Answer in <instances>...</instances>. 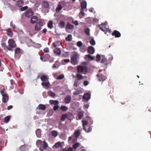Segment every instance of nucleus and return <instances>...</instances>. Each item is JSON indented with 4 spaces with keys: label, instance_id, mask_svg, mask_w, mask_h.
<instances>
[{
    "label": "nucleus",
    "instance_id": "nucleus-7",
    "mask_svg": "<svg viewBox=\"0 0 151 151\" xmlns=\"http://www.w3.org/2000/svg\"><path fill=\"white\" fill-rule=\"evenodd\" d=\"M33 14V13L32 10L29 9L26 11L25 15L26 17H29L32 15Z\"/></svg>",
    "mask_w": 151,
    "mask_h": 151
},
{
    "label": "nucleus",
    "instance_id": "nucleus-22",
    "mask_svg": "<svg viewBox=\"0 0 151 151\" xmlns=\"http://www.w3.org/2000/svg\"><path fill=\"white\" fill-rule=\"evenodd\" d=\"M81 9L83 10L86 8L87 6V3L85 1H83L82 2L81 4Z\"/></svg>",
    "mask_w": 151,
    "mask_h": 151
},
{
    "label": "nucleus",
    "instance_id": "nucleus-44",
    "mask_svg": "<svg viewBox=\"0 0 151 151\" xmlns=\"http://www.w3.org/2000/svg\"><path fill=\"white\" fill-rule=\"evenodd\" d=\"M58 133L55 131H53L52 132V135L54 137H56L58 135Z\"/></svg>",
    "mask_w": 151,
    "mask_h": 151
},
{
    "label": "nucleus",
    "instance_id": "nucleus-40",
    "mask_svg": "<svg viewBox=\"0 0 151 151\" xmlns=\"http://www.w3.org/2000/svg\"><path fill=\"white\" fill-rule=\"evenodd\" d=\"M59 25L61 28H63L64 27L65 25V23L64 21H61L59 24Z\"/></svg>",
    "mask_w": 151,
    "mask_h": 151
},
{
    "label": "nucleus",
    "instance_id": "nucleus-45",
    "mask_svg": "<svg viewBox=\"0 0 151 151\" xmlns=\"http://www.w3.org/2000/svg\"><path fill=\"white\" fill-rule=\"evenodd\" d=\"M78 119H81L83 116V113L81 112L79 113L78 115Z\"/></svg>",
    "mask_w": 151,
    "mask_h": 151
},
{
    "label": "nucleus",
    "instance_id": "nucleus-27",
    "mask_svg": "<svg viewBox=\"0 0 151 151\" xmlns=\"http://www.w3.org/2000/svg\"><path fill=\"white\" fill-rule=\"evenodd\" d=\"M82 122L83 123V129L86 132L87 130L86 129L85 127V125H87L88 124V122L87 121H84L82 120Z\"/></svg>",
    "mask_w": 151,
    "mask_h": 151
},
{
    "label": "nucleus",
    "instance_id": "nucleus-57",
    "mask_svg": "<svg viewBox=\"0 0 151 151\" xmlns=\"http://www.w3.org/2000/svg\"><path fill=\"white\" fill-rule=\"evenodd\" d=\"M83 84L85 86H86L88 84V82L87 81H85L84 82Z\"/></svg>",
    "mask_w": 151,
    "mask_h": 151
},
{
    "label": "nucleus",
    "instance_id": "nucleus-58",
    "mask_svg": "<svg viewBox=\"0 0 151 151\" xmlns=\"http://www.w3.org/2000/svg\"><path fill=\"white\" fill-rule=\"evenodd\" d=\"M72 22L73 23L76 25H78V22L77 21H73Z\"/></svg>",
    "mask_w": 151,
    "mask_h": 151
},
{
    "label": "nucleus",
    "instance_id": "nucleus-35",
    "mask_svg": "<svg viewBox=\"0 0 151 151\" xmlns=\"http://www.w3.org/2000/svg\"><path fill=\"white\" fill-rule=\"evenodd\" d=\"M72 40V36L71 34H69L68 36L65 38V40L67 41H70Z\"/></svg>",
    "mask_w": 151,
    "mask_h": 151
},
{
    "label": "nucleus",
    "instance_id": "nucleus-49",
    "mask_svg": "<svg viewBox=\"0 0 151 151\" xmlns=\"http://www.w3.org/2000/svg\"><path fill=\"white\" fill-rule=\"evenodd\" d=\"M77 45L79 47H81L83 45L82 43V42H81L80 41L78 42H77Z\"/></svg>",
    "mask_w": 151,
    "mask_h": 151
},
{
    "label": "nucleus",
    "instance_id": "nucleus-60",
    "mask_svg": "<svg viewBox=\"0 0 151 151\" xmlns=\"http://www.w3.org/2000/svg\"><path fill=\"white\" fill-rule=\"evenodd\" d=\"M19 33L20 34L23 35L24 34V32L22 30H19Z\"/></svg>",
    "mask_w": 151,
    "mask_h": 151
},
{
    "label": "nucleus",
    "instance_id": "nucleus-54",
    "mask_svg": "<svg viewBox=\"0 0 151 151\" xmlns=\"http://www.w3.org/2000/svg\"><path fill=\"white\" fill-rule=\"evenodd\" d=\"M59 107V106L58 105H55L53 107V109L54 110L56 111L58 109Z\"/></svg>",
    "mask_w": 151,
    "mask_h": 151
},
{
    "label": "nucleus",
    "instance_id": "nucleus-36",
    "mask_svg": "<svg viewBox=\"0 0 151 151\" xmlns=\"http://www.w3.org/2000/svg\"><path fill=\"white\" fill-rule=\"evenodd\" d=\"M11 117V116H8L5 117L4 118V122L6 123H8Z\"/></svg>",
    "mask_w": 151,
    "mask_h": 151
},
{
    "label": "nucleus",
    "instance_id": "nucleus-55",
    "mask_svg": "<svg viewBox=\"0 0 151 151\" xmlns=\"http://www.w3.org/2000/svg\"><path fill=\"white\" fill-rule=\"evenodd\" d=\"M49 50L48 48L46 47L44 50V51L46 53L49 52Z\"/></svg>",
    "mask_w": 151,
    "mask_h": 151
},
{
    "label": "nucleus",
    "instance_id": "nucleus-14",
    "mask_svg": "<svg viewBox=\"0 0 151 151\" xmlns=\"http://www.w3.org/2000/svg\"><path fill=\"white\" fill-rule=\"evenodd\" d=\"M81 134V132L79 129L76 130L74 132V135L76 138H78Z\"/></svg>",
    "mask_w": 151,
    "mask_h": 151
},
{
    "label": "nucleus",
    "instance_id": "nucleus-64",
    "mask_svg": "<svg viewBox=\"0 0 151 151\" xmlns=\"http://www.w3.org/2000/svg\"><path fill=\"white\" fill-rule=\"evenodd\" d=\"M64 61L65 63H67L69 62L70 60L69 59H65L64 60Z\"/></svg>",
    "mask_w": 151,
    "mask_h": 151
},
{
    "label": "nucleus",
    "instance_id": "nucleus-25",
    "mask_svg": "<svg viewBox=\"0 0 151 151\" xmlns=\"http://www.w3.org/2000/svg\"><path fill=\"white\" fill-rule=\"evenodd\" d=\"M90 98V95L88 93H86L85 94L83 97V99L86 101L88 100Z\"/></svg>",
    "mask_w": 151,
    "mask_h": 151
},
{
    "label": "nucleus",
    "instance_id": "nucleus-37",
    "mask_svg": "<svg viewBox=\"0 0 151 151\" xmlns=\"http://www.w3.org/2000/svg\"><path fill=\"white\" fill-rule=\"evenodd\" d=\"M67 117V115L66 114H62L60 119L61 121H64Z\"/></svg>",
    "mask_w": 151,
    "mask_h": 151
},
{
    "label": "nucleus",
    "instance_id": "nucleus-3",
    "mask_svg": "<svg viewBox=\"0 0 151 151\" xmlns=\"http://www.w3.org/2000/svg\"><path fill=\"white\" fill-rule=\"evenodd\" d=\"M9 44V47L11 49L10 51L12 50V48H15L17 46L14 40L12 39H9L8 41Z\"/></svg>",
    "mask_w": 151,
    "mask_h": 151
},
{
    "label": "nucleus",
    "instance_id": "nucleus-31",
    "mask_svg": "<svg viewBox=\"0 0 151 151\" xmlns=\"http://www.w3.org/2000/svg\"><path fill=\"white\" fill-rule=\"evenodd\" d=\"M47 26L50 29L52 28L53 26V22L52 21H49L47 24Z\"/></svg>",
    "mask_w": 151,
    "mask_h": 151
},
{
    "label": "nucleus",
    "instance_id": "nucleus-2",
    "mask_svg": "<svg viewBox=\"0 0 151 151\" xmlns=\"http://www.w3.org/2000/svg\"><path fill=\"white\" fill-rule=\"evenodd\" d=\"M22 50L19 47L16 48L14 50V56L15 57L19 59L21 55L22 54Z\"/></svg>",
    "mask_w": 151,
    "mask_h": 151
},
{
    "label": "nucleus",
    "instance_id": "nucleus-10",
    "mask_svg": "<svg viewBox=\"0 0 151 151\" xmlns=\"http://www.w3.org/2000/svg\"><path fill=\"white\" fill-rule=\"evenodd\" d=\"M102 58L101 63L104 64L105 65H107L108 64V60L105 58L104 55H102L101 56Z\"/></svg>",
    "mask_w": 151,
    "mask_h": 151
},
{
    "label": "nucleus",
    "instance_id": "nucleus-9",
    "mask_svg": "<svg viewBox=\"0 0 151 151\" xmlns=\"http://www.w3.org/2000/svg\"><path fill=\"white\" fill-rule=\"evenodd\" d=\"M64 2H59L58 6L56 7V9L55 11L56 12H60V11H61L63 8L62 6H61V4H61L63 5V4Z\"/></svg>",
    "mask_w": 151,
    "mask_h": 151
},
{
    "label": "nucleus",
    "instance_id": "nucleus-52",
    "mask_svg": "<svg viewBox=\"0 0 151 151\" xmlns=\"http://www.w3.org/2000/svg\"><path fill=\"white\" fill-rule=\"evenodd\" d=\"M96 60L99 61L101 60V57L98 54L96 56Z\"/></svg>",
    "mask_w": 151,
    "mask_h": 151
},
{
    "label": "nucleus",
    "instance_id": "nucleus-62",
    "mask_svg": "<svg viewBox=\"0 0 151 151\" xmlns=\"http://www.w3.org/2000/svg\"><path fill=\"white\" fill-rule=\"evenodd\" d=\"M73 147H69L68 150H67V151H73Z\"/></svg>",
    "mask_w": 151,
    "mask_h": 151
},
{
    "label": "nucleus",
    "instance_id": "nucleus-11",
    "mask_svg": "<svg viewBox=\"0 0 151 151\" xmlns=\"http://www.w3.org/2000/svg\"><path fill=\"white\" fill-rule=\"evenodd\" d=\"M113 36H114L115 37H119L121 36V35L120 33L118 31L115 30L112 34Z\"/></svg>",
    "mask_w": 151,
    "mask_h": 151
},
{
    "label": "nucleus",
    "instance_id": "nucleus-34",
    "mask_svg": "<svg viewBox=\"0 0 151 151\" xmlns=\"http://www.w3.org/2000/svg\"><path fill=\"white\" fill-rule=\"evenodd\" d=\"M36 133L37 137H41V130L40 129H37L36 131Z\"/></svg>",
    "mask_w": 151,
    "mask_h": 151
},
{
    "label": "nucleus",
    "instance_id": "nucleus-33",
    "mask_svg": "<svg viewBox=\"0 0 151 151\" xmlns=\"http://www.w3.org/2000/svg\"><path fill=\"white\" fill-rule=\"evenodd\" d=\"M85 13L84 10L83 9L81 10V12L79 13V16L80 18H82L85 15Z\"/></svg>",
    "mask_w": 151,
    "mask_h": 151
},
{
    "label": "nucleus",
    "instance_id": "nucleus-43",
    "mask_svg": "<svg viewBox=\"0 0 151 151\" xmlns=\"http://www.w3.org/2000/svg\"><path fill=\"white\" fill-rule=\"evenodd\" d=\"M48 94L52 97H54L55 96V95L54 93L52 92L51 91H48Z\"/></svg>",
    "mask_w": 151,
    "mask_h": 151
},
{
    "label": "nucleus",
    "instance_id": "nucleus-50",
    "mask_svg": "<svg viewBox=\"0 0 151 151\" xmlns=\"http://www.w3.org/2000/svg\"><path fill=\"white\" fill-rule=\"evenodd\" d=\"M5 91V89L4 88L0 91V93L2 96L3 95H5L6 94V93H4Z\"/></svg>",
    "mask_w": 151,
    "mask_h": 151
},
{
    "label": "nucleus",
    "instance_id": "nucleus-30",
    "mask_svg": "<svg viewBox=\"0 0 151 151\" xmlns=\"http://www.w3.org/2000/svg\"><path fill=\"white\" fill-rule=\"evenodd\" d=\"M95 57H92L90 55H85V58L88 60H93L94 59Z\"/></svg>",
    "mask_w": 151,
    "mask_h": 151
},
{
    "label": "nucleus",
    "instance_id": "nucleus-17",
    "mask_svg": "<svg viewBox=\"0 0 151 151\" xmlns=\"http://www.w3.org/2000/svg\"><path fill=\"white\" fill-rule=\"evenodd\" d=\"M1 46L5 50H11V49L9 46H7L6 44L4 43H1Z\"/></svg>",
    "mask_w": 151,
    "mask_h": 151
},
{
    "label": "nucleus",
    "instance_id": "nucleus-13",
    "mask_svg": "<svg viewBox=\"0 0 151 151\" xmlns=\"http://www.w3.org/2000/svg\"><path fill=\"white\" fill-rule=\"evenodd\" d=\"M98 27L100 28L101 30L103 32H106L107 30V29L105 27L103 24H99L98 26ZM105 34H106V32H105Z\"/></svg>",
    "mask_w": 151,
    "mask_h": 151
},
{
    "label": "nucleus",
    "instance_id": "nucleus-16",
    "mask_svg": "<svg viewBox=\"0 0 151 151\" xmlns=\"http://www.w3.org/2000/svg\"><path fill=\"white\" fill-rule=\"evenodd\" d=\"M41 80L43 81V82H46L48 81L49 78L47 75H42L40 78Z\"/></svg>",
    "mask_w": 151,
    "mask_h": 151
},
{
    "label": "nucleus",
    "instance_id": "nucleus-24",
    "mask_svg": "<svg viewBox=\"0 0 151 151\" xmlns=\"http://www.w3.org/2000/svg\"><path fill=\"white\" fill-rule=\"evenodd\" d=\"M74 28V26L73 25L70 24L69 23H68L65 26L66 29H72Z\"/></svg>",
    "mask_w": 151,
    "mask_h": 151
},
{
    "label": "nucleus",
    "instance_id": "nucleus-15",
    "mask_svg": "<svg viewBox=\"0 0 151 151\" xmlns=\"http://www.w3.org/2000/svg\"><path fill=\"white\" fill-rule=\"evenodd\" d=\"M7 33H6L7 35L10 37H12L13 35V33L10 28H9L6 30Z\"/></svg>",
    "mask_w": 151,
    "mask_h": 151
},
{
    "label": "nucleus",
    "instance_id": "nucleus-47",
    "mask_svg": "<svg viewBox=\"0 0 151 151\" xmlns=\"http://www.w3.org/2000/svg\"><path fill=\"white\" fill-rule=\"evenodd\" d=\"M64 77V76L63 75H61L57 77V79L58 80L62 79H63Z\"/></svg>",
    "mask_w": 151,
    "mask_h": 151
},
{
    "label": "nucleus",
    "instance_id": "nucleus-32",
    "mask_svg": "<svg viewBox=\"0 0 151 151\" xmlns=\"http://www.w3.org/2000/svg\"><path fill=\"white\" fill-rule=\"evenodd\" d=\"M60 109L62 111H66L68 109V107L64 105H62L60 107Z\"/></svg>",
    "mask_w": 151,
    "mask_h": 151
},
{
    "label": "nucleus",
    "instance_id": "nucleus-23",
    "mask_svg": "<svg viewBox=\"0 0 151 151\" xmlns=\"http://www.w3.org/2000/svg\"><path fill=\"white\" fill-rule=\"evenodd\" d=\"M16 5L19 7H22L24 4V2L22 0H19L16 2Z\"/></svg>",
    "mask_w": 151,
    "mask_h": 151
},
{
    "label": "nucleus",
    "instance_id": "nucleus-29",
    "mask_svg": "<svg viewBox=\"0 0 151 151\" xmlns=\"http://www.w3.org/2000/svg\"><path fill=\"white\" fill-rule=\"evenodd\" d=\"M39 109L42 110H44L46 109L45 106L42 104H40L38 106Z\"/></svg>",
    "mask_w": 151,
    "mask_h": 151
},
{
    "label": "nucleus",
    "instance_id": "nucleus-8",
    "mask_svg": "<svg viewBox=\"0 0 151 151\" xmlns=\"http://www.w3.org/2000/svg\"><path fill=\"white\" fill-rule=\"evenodd\" d=\"M2 98V101L3 102L6 103H7L9 99V97L7 94L3 95Z\"/></svg>",
    "mask_w": 151,
    "mask_h": 151
},
{
    "label": "nucleus",
    "instance_id": "nucleus-48",
    "mask_svg": "<svg viewBox=\"0 0 151 151\" xmlns=\"http://www.w3.org/2000/svg\"><path fill=\"white\" fill-rule=\"evenodd\" d=\"M90 42L91 44L92 45H95V41L93 39H91V40H90Z\"/></svg>",
    "mask_w": 151,
    "mask_h": 151
},
{
    "label": "nucleus",
    "instance_id": "nucleus-19",
    "mask_svg": "<svg viewBox=\"0 0 151 151\" xmlns=\"http://www.w3.org/2000/svg\"><path fill=\"white\" fill-rule=\"evenodd\" d=\"M71 97L70 96H67L65 99V101L66 104H69L71 101Z\"/></svg>",
    "mask_w": 151,
    "mask_h": 151
},
{
    "label": "nucleus",
    "instance_id": "nucleus-6",
    "mask_svg": "<svg viewBox=\"0 0 151 151\" xmlns=\"http://www.w3.org/2000/svg\"><path fill=\"white\" fill-rule=\"evenodd\" d=\"M41 85L46 89L49 88L50 87V84L49 81L42 82L41 83Z\"/></svg>",
    "mask_w": 151,
    "mask_h": 151
},
{
    "label": "nucleus",
    "instance_id": "nucleus-41",
    "mask_svg": "<svg viewBox=\"0 0 151 151\" xmlns=\"http://www.w3.org/2000/svg\"><path fill=\"white\" fill-rule=\"evenodd\" d=\"M42 145L43 148L44 149H46L48 147V145L46 142L45 140H44L43 142V144Z\"/></svg>",
    "mask_w": 151,
    "mask_h": 151
},
{
    "label": "nucleus",
    "instance_id": "nucleus-59",
    "mask_svg": "<svg viewBox=\"0 0 151 151\" xmlns=\"http://www.w3.org/2000/svg\"><path fill=\"white\" fill-rule=\"evenodd\" d=\"M47 30L46 29H44L42 30V33L45 34L47 32Z\"/></svg>",
    "mask_w": 151,
    "mask_h": 151
},
{
    "label": "nucleus",
    "instance_id": "nucleus-39",
    "mask_svg": "<svg viewBox=\"0 0 151 151\" xmlns=\"http://www.w3.org/2000/svg\"><path fill=\"white\" fill-rule=\"evenodd\" d=\"M76 77L78 80H81L82 79L83 77L82 75L79 74V73H77L76 75Z\"/></svg>",
    "mask_w": 151,
    "mask_h": 151
},
{
    "label": "nucleus",
    "instance_id": "nucleus-1",
    "mask_svg": "<svg viewBox=\"0 0 151 151\" xmlns=\"http://www.w3.org/2000/svg\"><path fill=\"white\" fill-rule=\"evenodd\" d=\"M78 54L76 52L74 53L71 57V63L73 65H76L78 63L77 59L78 58Z\"/></svg>",
    "mask_w": 151,
    "mask_h": 151
},
{
    "label": "nucleus",
    "instance_id": "nucleus-21",
    "mask_svg": "<svg viewBox=\"0 0 151 151\" xmlns=\"http://www.w3.org/2000/svg\"><path fill=\"white\" fill-rule=\"evenodd\" d=\"M85 67H84V68L83 66H78L77 67V71L78 73H81L83 72L84 70V68H85Z\"/></svg>",
    "mask_w": 151,
    "mask_h": 151
},
{
    "label": "nucleus",
    "instance_id": "nucleus-56",
    "mask_svg": "<svg viewBox=\"0 0 151 151\" xmlns=\"http://www.w3.org/2000/svg\"><path fill=\"white\" fill-rule=\"evenodd\" d=\"M53 104L55 105H58L59 104V102L57 100H54Z\"/></svg>",
    "mask_w": 151,
    "mask_h": 151
},
{
    "label": "nucleus",
    "instance_id": "nucleus-18",
    "mask_svg": "<svg viewBox=\"0 0 151 151\" xmlns=\"http://www.w3.org/2000/svg\"><path fill=\"white\" fill-rule=\"evenodd\" d=\"M42 6L45 8H48L49 6L48 2L46 1H44L42 3Z\"/></svg>",
    "mask_w": 151,
    "mask_h": 151
},
{
    "label": "nucleus",
    "instance_id": "nucleus-51",
    "mask_svg": "<svg viewBox=\"0 0 151 151\" xmlns=\"http://www.w3.org/2000/svg\"><path fill=\"white\" fill-rule=\"evenodd\" d=\"M28 7L27 6H25L24 7H22L21 9V11H24L27 9Z\"/></svg>",
    "mask_w": 151,
    "mask_h": 151
},
{
    "label": "nucleus",
    "instance_id": "nucleus-12",
    "mask_svg": "<svg viewBox=\"0 0 151 151\" xmlns=\"http://www.w3.org/2000/svg\"><path fill=\"white\" fill-rule=\"evenodd\" d=\"M87 52L90 54H93L95 52L94 49L92 46H89L88 48Z\"/></svg>",
    "mask_w": 151,
    "mask_h": 151
},
{
    "label": "nucleus",
    "instance_id": "nucleus-20",
    "mask_svg": "<svg viewBox=\"0 0 151 151\" xmlns=\"http://www.w3.org/2000/svg\"><path fill=\"white\" fill-rule=\"evenodd\" d=\"M54 52L58 56L60 54L61 51L59 48H55L54 50Z\"/></svg>",
    "mask_w": 151,
    "mask_h": 151
},
{
    "label": "nucleus",
    "instance_id": "nucleus-42",
    "mask_svg": "<svg viewBox=\"0 0 151 151\" xmlns=\"http://www.w3.org/2000/svg\"><path fill=\"white\" fill-rule=\"evenodd\" d=\"M80 82L78 80H76L74 84V86L77 87L79 85Z\"/></svg>",
    "mask_w": 151,
    "mask_h": 151
},
{
    "label": "nucleus",
    "instance_id": "nucleus-26",
    "mask_svg": "<svg viewBox=\"0 0 151 151\" xmlns=\"http://www.w3.org/2000/svg\"><path fill=\"white\" fill-rule=\"evenodd\" d=\"M37 18L35 16H33L30 20V22L32 24L35 23L37 20Z\"/></svg>",
    "mask_w": 151,
    "mask_h": 151
},
{
    "label": "nucleus",
    "instance_id": "nucleus-4",
    "mask_svg": "<svg viewBox=\"0 0 151 151\" xmlns=\"http://www.w3.org/2000/svg\"><path fill=\"white\" fill-rule=\"evenodd\" d=\"M43 25V23L41 21L37 22L35 26V30L38 32L40 31L41 29V27Z\"/></svg>",
    "mask_w": 151,
    "mask_h": 151
},
{
    "label": "nucleus",
    "instance_id": "nucleus-38",
    "mask_svg": "<svg viewBox=\"0 0 151 151\" xmlns=\"http://www.w3.org/2000/svg\"><path fill=\"white\" fill-rule=\"evenodd\" d=\"M55 146L57 148L61 147H62V145L60 142H58L56 143L55 145Z\"/></svg>",
    "mask_w": 151,
    "mask_h": 151
},
{
    "label": "nucleus",
    "instance_id": "nucleus-61",
    "mask_svg": "<svg viewBox=\"0 0 151 151\" xmlns=\"http://www.w3.org/2000/svg\"><path fill=\"white\" fill-rule=\"evenodd\" d=\"M13 106L12 105H10L8 106L7 107V110H10L12 109L13 108Z\"/></svg>",
    "mask_w": 151,
    "mask_h": 151
},
{
    "label": "nucleus",
    "instance_id": "nucleus-53",
    "mask_svg": "<svg viewBox=\"0 0 151 151\" xmlns=\"http://www.w3.org/2000/svg\"><path fill=\"white\" fill-rule=\"evenodd\" d=\"M10 25L11 27H12L14 29L15 28V25L14 24L12 21L11 22Z\"/></svg>",
    "mask_w": 151,
    "mask_h": 151
},
{
    "label": "nucleus",
    "instance_id": "nucleus-46",
    "mask_svg": "<svg viewBox=\"0 0 151 151\" xmlns=\"http://www.w3.org/2000/svg\"><path fill=\"white\" fill-rule=\"evenodd\" d=\"M85 33L88 35H90V29L88 28H87L85 29Z\"/></svg>",
    "mask_w": 151,
    "mask_h": 151
},
{
    "label": "nucleus",
    "instance_id": "nucleus-28",
    "mask_svg": "<svg viewBox=\"0 0 151 151\" xmlns=\"http://www.w3.org/2000/svg\"><path fill=\"white\" fill-rule=\"evenodd\" d=\"M80 143L77 142L73 145L72 147L73 149L76 150L80 146Z\"/></svg>",
    "mask_w": 151,
    "mask_h": 151
},
{
    "label": "nucleus",
    "instance_id": "nucleus-63",
    "mask_svg": "<svg viewBox=\"0 0 151 151\" xmlns=\"http://www.w3.org/2000/svg\"><path fill=\"white\" fill-rule=\"evenodd\" d=\"M79 93L78 91H77L73 92V94L74 95H77L79 94Z\"/></svg>",
    "mask_w": 151,
    "mask_h": 151
},
{
    "label": "nucleus",
    "instance_id": "nucleus-5",
    "mask_svg": "<svg viewBox=\"0 0 151 151\" xmlns=\"http://www.w3.org/2000/svg\"><path fill=\"white\" fill-rule=\"evenodd\" d=\"M99 73L97 75V76L98 77L99 81H103L105 80L106 79V77L100 73V71H99Z\"/></svg>",
    "mask_w": 151,
    "mask_h": 151
}]
</instances>
